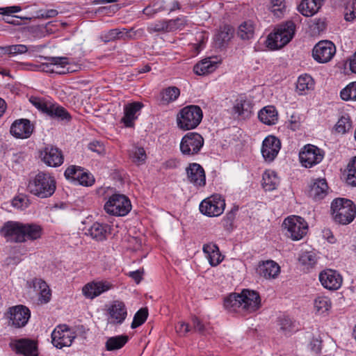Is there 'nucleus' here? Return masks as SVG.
Wrapping results in <instances>:
<instances>
[{
  "label": "nucleus",
  "instance_id": "nucleus-1",
  "mask_svg": "<svg viewBox=\"0 0 356 356\" xmlns=\"http://www.w3.org/2000/svg\"><path fill=\"white\" fill-rule=\"evenodd\" d=\"M331 213L335 222L343 225H348L356 217V206L349 199L335 198L331 203Z\"/></svg>",
  "mask_w": 356,
  "mask_h": 356
},
{
  "label": "nucleus",
  "instance_id": "nucleus-2",
  "mask_svg": "<svg viewBox=\"0 0 356 356\" xmlns=\"http://www.w3.org/2000/svg\"><path fill=\"white\" fill-rule=\"evenodd\" d=\"M56 188V181L50 174L43 172H39L29 181V191L40 198H47L51 196Z\"/></svg>",
  "mask_w": 356,
  "mask_h": 356
},
{
  "label": "nucleus",
  "instance_id": "nucleus-3",
  "mask_svg": "<svg viewBox=\"0 0 356 356\" xmlns=\"http://www.w3.org/2000/svg\"><path fill=\"white\" fill-rule=\"evenodd\" d=\"M202 118L203 113L199 106H186L177 115V127L184 131L193 129L200 124Z\"/></svg>",
  "mask_w": 356,
  "mask_h": 356
},
{
  "label": "nucleus",
  "instance_id": "nucleus-4",
  "mask_svg": "<svg viewBox=\"0 0 356 356\" xmlns=\"http://www.w3.org/2000/svg\"><path fill=\"white\" fill-rule=\"evenodd\" d=\"M296 25L291 22L281 24L274 33L268 36V47L272 49H277L288 44L295 34Z\"/></svg>",
  "mask_w": 356,
  "mask_h": 356
},
{
  "label": "nucleus",
  "instance_id": "nucleus-5",
  "mask_svg": "<svg viewBox=\"0 0 356 356\" xmlns=\"http://www.w3.org/2000/svg\"><path fill=\"white\" fill-rule=\"evenodd\" d=\"M131 209V202L124 195L115 193L109 197L104 204L106 212L112 216H124Z\"/></svg>",
  "mask_w": 356,
  "mask_h": 356
},
{
  "label": "nucleus",
  "instance_id": "nucleus-6",
  "mask_svg": "<svg viewBox=\"0 0 356 356\" xmlns=\"http://www.w3.org/2000/svg\"><path fill=\"white\" fill-rule=\"evenodd\" d=\"M286 229V235L294 241L301 239L306 234L308 229L307 223L304 218L292 216L286 218L282 224Z\"/></svg>",
  "mask_w": 356,
  "mask_h": 356
},
{
  "label": "nucleus",
  "instance_id": "nucleus-7",
  "mask_svg": "<svg viewBox=\"0 0 356 356\" xmlns=\"http://www.w3.org/2000/svg\"><path fill=\"white\" fill-rule=\"evenodd\" d=\"M76 332L65 324L59 325L51 333V342L57 348L69 347L76 338Z\"/></svg>",
  "mask_w": 356,
  "mask_h": 356
},
{
  "label": "nucleus",
  "instance_id": "nucleus-8",
  "mask_svg": "<svg viewBox=\"0 0 356 356\" xmlns=\"http://www.w3.org/2000/svg\"><path fill=\"white\" fill-rule=\"evenodd\" d=\"M204 145L203 137L196 132H189L181 139L180 150L182 154L193 156L197 154Z\"/></svg>",
  "mask_w": 356,
  "mask_h": 356
},
{
  "label": "nucleus",
  "instance_id": "nucleus-9",
  "mask_svg": "<svg viewBox=\"0 0 356 356\" xmlns=\"http://www.w3.org/2000/svg\"><path fill=\"white\" fill-rule=\"evenodd\" d=\"M225 208V200L219 195H214L202 200L200 204V212L209 217L219 216Z\"/></svg>",
  "mask_w": 356,
  "mask_h": 356
},
{
  "label": "nucleus",
  "instance_id": "nucleus-10",
  "mask_svg": "<svg viewBox=\"0 0 356 356\" xmlns=\"http://www.w3.org/2000/svg\"><path fill=\"white\" fill-rule=\"evenodd\" d=\"M8 319V325L15 328L24 327L30 318L31 312L24 305H17L10 307L6 314Z\"/></svg>",
  "mask_w": 356,
  "mask_h": 356
},
{
  "label": "nucleus",
  "instance_id": "nucleus-11",
  "mask_svg": "<svg viewBox=\"0 0 356 356\" xmlns=\"http://www.w3.org/2000/svg\"><path fill=\"white\" fill-rule=\"evenodd\" d=\"M336 54V47L329 40H322L314 47L312 56L314 59L319 63H326L331 60Z\"/></svg>",
  "mask_w": 356,
  "mask_h": 356
},
{
  "label": "nucleus",
  "instance_id": "nucleus-12",
  "mask_svg": "<svg viewBox=\"0 0 356 356\" xmlns=\"http://www.w3.org/2000/svg\"><path fill=\"white\" fill-rule=\"evenodd\" d=\"M323 152L316 146L307 145L300 152L299 158L303 166L311 168L319 163L323 159Z\"/></svg>",
  "mask_w": 356,
  "mask_h": 356
},
{
  "label": "nucleus",
  "instance_id": "nucleus-13",
  "mask_svg": "<svg viewBox=\"0 0 356 356\" xmlns=\"http://www.w3.org/2000/svg\"><path fill=\"white\" fill-rule=\"evenodd\" d=\"M42 161L48 166L58 167L63 163V155L60 149L52 145L46 146L40 152Z\"/></svg>",
  "mask_w": 356,
  "mask_h": 356
},
{
  "label": "nucleus",
  "instance_id": "nucleus-14",
  "mask_svg": "<svg viewBox=\"0 0 356 356\" xmlns=\"http://www.w3.org/2000/svg\"><path fill=\"white\" fill-rule=\"evenodd\" d=\"M2 236L8 240L16 243H23L24 237L22 232V222L17 221H8L4 223L0 230Z\"/></svg>",
  "mask_w": 356,
  "mask_h": 356
},
{
  "label": "nucleus",
  "instance_id": "nucleus-15",
  "mask_svg": "<svg viewBox=\"0 0 356 356\" xmlns=\"http://www.w3.org/2000/svg\"><path fill=\"white\" fill-rule=\"evenodd\" d=\"M281 148L280 140L273 136L266 137L262 143L261 153L265 161L271 162L277 156Z\"/></svg>",
  "mask_w": 356,
  "mask_h": 356
},
{
  "label": "nucleus",
  "instance_id": "nucleus-16",
  "mask_svg": "<svg viewBox=\"0 0 356 356\" xmlns=\"http://www.w3.org/2000/svg\"><path fill=\"white\" fill-rule=\"evenodd\" d=\"M113 288V284L108 281L91 282L83 287L82 292L87 298L93 299Z\"/></svg>",
  "mask_w": 356,
  "mask_h": 356
},
{
  "label": "nucleus",
  "instance_id": "nucleus-17",
  "mask_svg": "<svg viewBox=\"0 0 356 356\" xmlns=\"http://www.w3.org/2000/svg\"><path fill=\"white\" fill-rule=\"evenodd\" d=\"M321 284L329 290H337L342 284V277L336 270L327 269L319 275Z\"/></svg>",
  "mask_w": 356,
  "mask_h": 356
},
{
  "label": "nucleus",
  "instance_id": "nucleus-18",
  "mask_svg": "<svg viewBox=\"0 0 356 356\" xmlns=\"http://www.w3.org/2000/svg\"><path fill=\"white\" fill-rule=\"evenodd\" d=\"M243 299V309L245 312L252 313L257 310L260 307V296L254 291L243 289L241 293Z\"/></svg>",
  "mask_w": 356,
  "mask_h": 356
},
{
  "label": "nucleus",
  "instance_id": "nucleus-19",
  "mask_svg": "<svg viewBox=\"0 0 356 356\" xmlns=\"http://www.w3.org/2000/svg\"><path fill=\"white\" fill-rule=\"evenodd\" d=\"M10 346L17 353L24 356H38L36 343L29 339H21L10 343Z\"/></svg>",
  "mask_w": 356,
  "mask_h": 356
},
{
  "label": "nucleus",
  "instance_id": "nucleus-20",
  "mask_svg": "<svg viewBox=\"0 0 356 356\" xmlns=\"http://www.w3.org/2000/svg\"><path fill=\"white\" fill-rule=\"evenodd\" d=\"M108 314L111 324L121 325L127 316L124 303L120 300H114L108 308Z\"/></svg>",
  "mask_w": 356,
  "mask_h": 356
},
{
  "label": "nucleus",
  "instance_id": "nucleus-21",
  "mask_svg": "<svg viewBox=\"0 0 356 356\" xmlns=\"http://www.w3.org/2000/svg\"><path fill=\"white\" fill-rule=\"evenodd\" d=\"M188 181L197 187L204 186L206 184L205 172L203 168L198 163H191L186 168Z\"/></svg>",
  "mask_w": 356,
  "mask_h": 356
},
{
  "label": "nucleus",
  "instance_id": "nucleus-22",
  "mask_svg": "<svg viewBox=\"0 0 356 356\" xmlns=\"http://www.w3.org/2000/svg\"><path fill=\"white\" fill-rule=\"evenodd\" d=\"M33 131V126L30 120L20 119L15 121L10 127V134L19 138H27L30 137Z\"/></svg>",
  "mask_w": 356,
  "mask_h": 356
},
{
  "label": "nucleus",
  "instance_id": "nucleus-23",
  "mask_svg": "<svg viewBox=\"0 0 356 356\" xmlns=\"http://www.w3.org/2000/svg\"><path fill=\"white\" fill-rule=\"evenodd\" d=\"M44 63H42L40 67L43 71L51 73L65 74V71H58L59 67H64L69 63L67 57H44Z\"/></svg>",
  "mask_w": 356,
  "mask_h": 356
},
{
  "label": "nucleus",
  "instance_id": "nucleus-24",
  "mask_svg": "<svg viewBox=\"0 0 356 356\" xmlns=\"http://www.w3.org/2000/svg\"><path fill=\"white\" fill-rule=\"evenodd\" d=\"M257 271L266 279H275L280 273V267L275 261L267 260L259 264Z\"/></svg>",
  "mask_w": 356,
  "mask_h": 356
},
{
  "label": "nucleus",
  "instance_id": "nucleus-25",
  "mask_svg": "<svg viewBox=\"0 0 356 356\" xmlns=\"http://www.w3.org/2000/svg\"><path fill=\"white\" fill-rule=\"evenodd\" d=\"M216 57L206 58L198 62L193 67V72L197 75L204 76L214 72L218 65Z\"/></svg>",
  "mask_w": 356,
  "mask_h": 356
},
{
  "label": "nucleus",
  "instance_id": "nucleus-26",
  "mask_svg": "<svg viewBox=\"0 0 356 356\" xmlns=\"http://www.w3.org/2000/svg\"><path fill=\"white\" fill-rule=\"evenodd\" d=\"M202 250L211 266H217L223 260L224 257L221 254L218 246L215 243L204 244Z\"/></svg>",
  "mask_w": 356,
  "mask_h": 356
},
{
  "label": "nucleus",
  "instance_id": "nucleus-27",
  "mask_svg": "<svg viewBox=\"0 0 356 356\" xmlns=\"http://www.w3.org/2000/svg\"><path fill=\"white\" fill-rule=\"evenodd\" d=\"M328 186L325 179H314L310 186L309 196L315 201L323 199L327 193Z\"/></svg>",
  "mask_w": 356,
  "mask_h": 356
},
{
  "label": "nucleus",
  "instance_id": "nucleus-28",
  "mask_svg": "<svg viewBox=\"0 0 356 356\" xmlns=\"http://www.w3.org/2000/svg\"><path fill=\"white\" fill-rule=\"evenodd\" d=\"M252 104L246 97L240 96L235 101L233 107V111L242 119H246L250 117L252 114Z\"/></svg>",
  "mask_w": 356,
  "mask_h": 356
},
{
  "label": "nucleus",
  "instance_id": "nucleus-29",
  "mask_svg": "<svg viewBox=\"0 0 356 356\" xmlns=\"http://www.w3.org/2000/svg\"><path fill=\"white\" fill-rule=\"evenodd\" d=\"M143 107V104L139 102H134L129 104L124 107V115L122 122L127 127H132L134 122L137 119L136 113Z\"/></svg>",
  "mask_w": 356,
  "mask_h": 356
},
{
  "label": "nucleus",
  "instance_id": "nucleus-30",
  "mask_svg": "<svg viewBox=\"0 0 356 356\" xmlns=\"http://www.w3.org/2000/svg\"><path fill=\"white\" fill-rule=\"evenodd\" d=\"M22 232L24 237V242L28 240L34 241L41 237L42 228L40 225L35 223L22 222Z\"/></svg>",
  "mask_w": 356,
  "mask_h": 356
},
{
  "label": "nucleus",
  "instance_id": "nucleus-31",
  "mask_svg": "<svg viewBox=\"0 0 356 356\" xmlns=\"http://www.w3.org/2000/svg\"><path fill=\"white\" fill-rule=\"evenodd\" d=\"M324 0H302L298 6L300 13L306 16L310 17L316 13L321 8Z\"/></svg>",
  "mask_w": 356,
  "mask_h": 356
},
{
  "label": "nucleus",
  "instance_id": "nucleus-32",
  "mask_svg": "<svg viewBox=\"0 0 356 356\" xmlns=\"http://www.w3.org/2000/svg\"><path fill=\"white\" fill-rule=\"evenodd\" d=\"M108 232L109 226L108 225L95 222L87 230L86 234L97 241H102L106 238Z\"/></svg>",
  "mask_w": 356,
  "mask_h": 356
},
{
  "label": "nucleus",
  "instance_id": "nucleus-33",
  "mask_svg": "<svg viewBox=\"0 0 356 356\" xmlns=\"http://www.w3.org/2000/svg\"><path fill=\"white\" fill-rule=\"evenodd\" d=\"M258 118L262 123L273 125L278 120L277 111L273 106H265L259 111Z\"/></svg>",
  "mask_w": 356,
  "mask_h": 356
},
{
  "label": "nucleus",
  "instance_id": "nucleus-34",
  "mask_svg": "<svg viewBox=\"0 0 356 356\" xmlns=\"http://www.w3.org/2000/svg\"><path fill=\"white\" fill-rule=\"evenodd\" d=\"M225 307L229 312H242L243 299H241V293H232L225 299Z\"/></svg>",
  "mask_w": 356,
  "mask_h": 356
},
{
  "label": "nucleus",
  "instance_id": "nucleus-35",
  "mask_svg": "<svg viewBox=\"0 0 356 356\" xmlns=\"http://www.w3.org/2000/svg\"><path fill=\"white\" fill-rule=\"evenodd\" d=\"M262 186L265 191L275 190L280 183V179L273 170H266L262 177Z\"/></svg>",
  "mask_w": 356,
  "mask_h": 356
},
{
  "label": "nucleus",
  "instance_id": "nucleus-36",
  "mask_svg": "<svg viewBox=\"0 0 356 356\" xmlns=\"http://www.w3.org/2000/svg\"><path fill=\"white\" fill-rule=\"evenodd\" d=\"M33 286L35 290L40 291L39 299L42 302L47 303L50 300V289L44 280L35 278L33 280Z\"/></svg>",
  "mask_w": 356,
  "mask_h": 356
},
{
  "label": "nucleus",
  "instance_id": "nucleus-37",
  "mask_svg": "<svg viewBox=\"0 0 356 356\" xmlns=\"http://www.w3.org/2000/svg\"><path fill=\"white\" fill-rule=\"evenodd\" d=\"M233 29L227 25L220 27L215 35V42L218 47H222L229 42L232 37Z\"/></svg>",
  "mask_w": 356,
  "mask_h": 356
},
{
  "label": "nucleus",
  "instance_id": "nucleus-38",
  "mask_svg": "<svg viewBox=\"0 0 356 356\" xmlns=\"http://www.w3.org/2000/svg\"><path fill=\"white\" fill-rule=\"evenodd\" d=\"M50 107L47 113V115L61 120H70L71 116L64 107L53 103L51 104Z\"/></svg>",
  "mask_w": 356,
  "mask_h": 356
},
{
  "label": "nucleus",
  "instance_id": "nucleus-39",
  "mask_svg": "<svg viewBox=\"0 0 356 356\" xmlns=\"http://www.w3.org/2000/svg\"><path fill=\"white\" fill-rule=\"evenodd\" d=\"M129 337L127 335H118L110 337L106 342V348L108 351L120 349L128 341Z\"/></svg>",
  "mask_w": 356,
  "mask_h": 356
},
{
  "label": "nucleus",
  "instance_id": "nucleus-40",
  "mask_svg": "<svg viewBox=\"0 0 356 356\" xmlns=\"http://www.w3.org/2000/svg\"><path fill=\"white\" fill-rule=\"evenodd\" d=\"M161 95L163 104H168L175 102L179 97L180 90L175 86H171L163 90Z\"/></svg>",
  "mask_w": 356,
  "mask_h": 356
},
{
  "label": "nucleus",
  "instance_id": "nucleus-41",
  "mask_svg": "<svg viewBox=\"0 0 356 356\" xmlns=\"http://www.w3.org/2000/svg\"><path fill=\"white\" fill-rule=\"evenodd\" d=\"M254 33V28L251 21H246L238 27V35L243 40L251 39Z\"/></svg>",
  "mask_w": 356,
  "mask_h": 356
},
{
  "label": "nucleus",
  "instance_id": "nucleus-42",
  "mask_svg": "<svg viewBox=\"0 0 356 356\" xmlns=\"http://www.w3.org/2000/svg\"><path fill=\"white\" fill-rule=\"evenodd\" d=\"M314 305L316 312L322 314L331 308L332 302L327 297L319 296L314 300Z\"/></svg>",
  "mask_w": 356,
  "mask_h": 356
},
{
  "label": "nucleus",
  "instance_id": "nucleus-43",
  "mask_svg": "<svg viewBox=\"0 0 356 356\" xmlns=\"http://www.w3.org/2000/svg\"><path fill=\"white\" fill-rule=\"evenodd\" d=\"M313 86V79L308 74L300 76L298 79L296 89L302 94L307 90H309Z\"/></svg>",
  "mask_w": 356,
  "mask_h": 356
},
{
  "label": "nucleus",
  "instance_id": "nucleus-44",
  "mask_svg": "<svg viewBox=\"0 0 356 356\" xmlns=\"http://www.w3.org/2000/svg\"><path fill=\"white\" fill-rule=\"evenodd\" d=\"M348 175L346 182L348 185L356 186V156L353 157L347 166Z\"/></svg>",
  "mask_w": 356,
  "mask_h": 356
},
{
  "label": "nucleus",
  "instance_id": "nucleus-45",
  "mask_svg": "<svg viewBox=\"0 0 356 356\" xmlns=\"http://www.w3.org/2000/svg\"><path fill=\"white\" fill-rule=\"evenodd\" d=\"M130 157L134 163L141 165L145 163L147 159V155L144 148L135 147L130 153Z\"/></svg>",
  "mask_w": 356,
  "mask_h": 356
},
{
  "label": "nucleus",
  "instance_id": "nucleus-46",
  "mask_svg": "<svg viewBox=\"0 0 356 356\" xmlns=\"http://www.w3.org/2000/svg\"><path fill=\"white\" fill-rule=\"evenodd\" d=\"M148 316V310L147 308L140 309L134 315L131 327L135 329L143 324Z\"/></svg>",
  "mask_w": 356,
  "mask_h": 356
},
{
  "label": "nucleus",
  "instance_id": "nucleus-47",
  "mask_svg": "<svg viewBox=\"0 0 356 356\" xmlns=\"http://www.w3.org/2000/svg\"><path fill=\"white\" fill-rule=\"evenodd\" d=\"M147 31L149 33L157 32H170L168 19L159 20L150 24L147 26Z\"/></svg>",
  "mask_w": 356,
  "mask_h": 356
},
{
  "label": "nucleus",
  "instance_id": "nucleus-48",
  "mask_svg": "<svg viewBox=\"0 0 356 356\" xmlns=\"http://www.w3.org/2000/svg\"><path fill=\"white\" fill-rule=\"evenodd\" d=\"M342 99L345 101L356 100V81L350 83L340 92Z\"/></svg>",
  "mask_w": 356,
  "mask_h": 356
},
{
  "label": "nucleus",
  "instance_id": "nucleus-49",
  "mask_svg": "<svg viewBox=\"0 0 356 356\" xmlns=\"http://www.w3.org/2000/svg\"><path fill=\"white\" fill-rule=\"evenodd\" d=\"M300 263L307 268H312L317 262L316 254L312 252H305L299 257Z\"/></svg>",
  "mask_w": 356,
  "mask_h": 356
},
{
  "label": "nucleus",
  "instance_id": "nucleus-50",
  "mask_svg": "<svg viewBox=\"0 0 356 356\" xmlns=\"http://www.w3.org/2000/svg\"><path fill=\"white\" fill-rule=\"evenodd\" d=\"M30 102L39 111L47 114L51 102L46 101L44 99L38 97H31Z\"/></svg>",
  "mask_w": 356,
  "mask_h": 356
},
{
  "label": "nucleus",
  "instance_id": "nucleus-51",
  "mask_svg": "<svg viewBox=\"0 0 356 356\" xmlns=\"http://www.w3.org/2000/svg\"><path fill=\"white\" fill-rule=\"evenodd\" d=\"M187 18L185 16L178 17L174 19H168L170 32L183 29L187 25Z\"/></svg>",
  "mask_w": 356,
  "mask_h": 356
},
{
  "label": "nucleus",
  "instance_id": "nucleus-52",
  "mask_svg": "<svg viewBox=\"0 0 356 356\" xmlns=\"http://www.w3.org/2000/svg\"><path fill=\"white\" fill-rule=\"evenodd\" d=\"M269 9L275 16L277 17H281L285 10L284 0H271Z\"/></svg>",
  "mask_w": 356,
  "mask_h": 356
},
{
  "label": "nucleus",
  "instance_id": "nucleus-53",
  "mask_svg": "<svg viewBox=\"0 0 356 356\" xmlns=\"http://www.w3.org/2000/svg\"><path fill=\"white\" fill-rule=\"evenodd\" d=\"M280 330L284 335L290 334L294 331V324L289 317H282L279 319Z\"/></svg>",
  "mask_w": 356,
  "mask_h": 356
},
{
  "label": "nucleus",
  "instance_id": "nucleus-54",
  "mask_svg": "<svg viewBox=\"0 0 356 356\" xmlns=\"http://www.w3.org/2000/svg\"><path fill=\"white\" fill-rule=\"evenodd\" d=\"M344 18L348 22H353L356 19V0L347 2L344 10Z\"/></svg>",
  "mask_w": 356,
  "mask_h": 356
},
{
  "label": "nucleus",
  "instance_id": "nucleus-55",
  "mask_svg": "<svg viewBox=\"0 0 356 356\" xmlns=\"http://www.w3.org/2000/svg\"><path fill=\"white\" fill-rule=\"evenodd\" d=\"M352 127L351 121L348 116H342L336 124V131L339 133L345 134Z\"/></svg>",
  "mask_w": 356,
  "mask_h": 356
},
{
  "label": "nucleus",
  "instance_id": "nucleus-56",
  "mask_svg": "<svg viewBox=\"0 0 356 356\" xmlns=\"http://www.w3.org/2000/svg\"><path fill=\"white\" fill-rule=\"evenodd\" d=\"M3 53L10 54H24L28 51V48L24 44H14L10 45L5 47H1Z\"/></svg>",
  "mask_w": 356,
  "mask_h": 356
},
{
  "label": "nucleus",
  "instance_id": "nucleus-57",
  "mask_svg": "<svg viewBox=\"0 0 356 356\" xmlns=\"http://www.w3.org/2000/svg\"><path fill=\"white\" fill-rule=\"evenodd\" d=\"M120 33H121L120 32V29H111L106 33L102 35V39L105 42L119 40V34Z\"/></svg>",
  "mask_w": 356,
  "mask_h": 356
},
{
  "label": "nucleus",
  "instance_id": "nucleus-58",
  "mask_svg": "<svg viewBox=\"0 0 356 356\" xmlns=\"http://www.w3.org/2000/svg\"><path fill=\"white\" fill-rule=\"evenodd\" d=\"M88 148L98 154H102L104 153L105 151L104 145L98 140H93L90 142L88 144Z\"/></svg>",
  "mask_w": 356,
  "mask_h": 356
},
{
  "label": "nucleus",
  "instance_id": "nucleus-59",
  "mask_svg": "<svg viewBox=\"0 0 356 356\" xmlns=\"http://www.w3.org/2000/svg\"><path fill=\"white\" fill-rule=\"evenodd\" d=\"M12 205L17 209H23L28 206V200L24 197H15L12 201Z\"/></svg>",
  "mask_w": 356,
  "mask_h": 356
},
{
  "label": "nucleus",
  "instance_id": "nucleus-60",
  "mask_svg": "<svg viewBox=\"0 0 356 356\" xmlns=\"http://www.w3.org/2000/svg\"><path fill=\"white\" fill-rule=\"evenodd\" d=\"M95 182V179L91 174H89L86 172L83 173L82 177L79 181V184L86 186H92Z\"/></svg>",
  "mask_w": 356,
  "mask_h": 356
},
{
  "label": "nucleus",
  "instance_id": "nucleus-61",
  "mask_svg": "<svg viewBox=\"0 0 356 356\" xmlns=\"http://www.w3.org/2000/svg\"><path fill=\"white\" fill-rule=\"evenodd\" d=\"M21 10V7L18 6L1 7L0 8V15L10 16L13 13L19 12Z\"/></svg>",
  "mask_w": 356,
  "mask_h": 356
},
{
  "label": "nucleus",
  "instance_id": "nucleus-62",
  "mask_svg": "<svg viewBox=\"0 0 356 356\" xmlns=\"http://www.w3.org/2000/svg\"><path fill=\"white\" fill-rule=\"evenodd\" d=\"M175 329L180 336H185L191 330L189 324L184 322L178 323Z\"/></svg>",
  "mask_w": 356,
  "mask_h": 356
},
{
  "label": "nucleus",
  "instance_id": "nucleus-63",
  "mask_svg": "<svg viewBox=\"0 0 356 356\" xmlns=\"http://www.w3.org/2000/svg\"><path fill=\"white\" fill-rule=\"evenodd\" d=\"M192 321L194 330L201 334H203L205 330V326L202 323V322L197 317L195 316L193 318Z\"/></svg>",
  "mask_w": 356,
  "mask_h": 356
},
{
  "label": "nucleus",
  "instance_id": "nucleus-64",
  "mask_svg": "<svg viewBox=\"0 0 356 356\" xmlns=\"http://www.w3.org/2000/svg\"><path fill=\"white\" fill-rule=\"evenodd\" d=\"M144 35V30L143 29H138L135 30L134 29H129V39L137 40L141 38Z\"/></svg>",
  "mask_w": 356,
  "mask_h": 356
}]
</instances>
